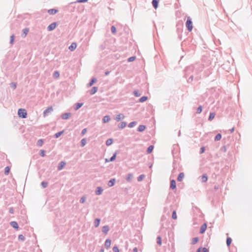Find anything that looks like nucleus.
Here are the masks:
<instances>
[{
    "label": "nucleus",
    "mask_w": 252,
    "mask_h": 252,
    "mask_svg": "<svg viewBox=\"0 0 252 252\" xmlns=\"http://www.w3.org/2000/svg\"><path fill=\"white\" fill-rule=\"evenodd\" d=\"M97 79L95 77H93L91 79L90 82L87 84L88 87H91L93 86L96 82Z\"/></svg>",
    "instance_id": "4468645a"
},
{
    "label": "nucleus",
    "mask_w": 252,
    "mask_h": 252,
    "mask_svg": "<svg viewBox=\"0 0 252 252\" xmlns=\"http://www.w3.org/2000/svg\"><path fill=\"white\" fill-rule=\"evenodd\" d=\"M119 150L116 151V152L113 154L112 156L109 159V161H110L111 162L114 161L116 158L117 155L119 154Z\"/></svg>",
    "instance_id": "1a4fd4ad"
},
{
    "label": "nucleus",
    "mask_w": 252,
    "mask_h": 252,
    "mask_svg": "<svg viewBox=\"0 0 252 252\" xmlns=\"http://www.w3.org/2000/svg\"><path fill=\"white\" fill-rule=\"evenodd\" d=\"M220 140V133H218L215 137V141H219Z\"/></svg>",
    "instance_id": "8fccbe9b"
},
{
    "label": "nucleus",
    "mask_w": 252,
    "mask_h": 252,
    "mask_svg": "<svg viewBox=\"0 0 252 252\" xmlns=\"http://www.w3.org/2000/svg\"><path fill=\"white\" fill-rule=\"evenodd\" d=\"M170 188L172 189H176V183L175 180H171L170 181Z\"/></svg>",
    "instance_id": "9b49d317"
},
{
    "label": "nucleus",
    "mask_w": 252,
    "mask_h": 252,
    "mask_svg": "<svg viewBox=\"0 0 252 252\" xmlns=\"http://www.w3.org/2000/svg\"><path fill=\"white\" fill-rule=\"evenodd\" d=\"M133 178V174L132 173H128L126 178V180L128 182H130Z\"/></svg>",
    "instance_id": "e433bc0d"
},
{
    "label": "nucleus",
    "mask_w": 252,
    "mask_h": 252,
    "mask_svg": "<svg viewBox=\"0 0 252 252\" xmlns=\"http://www.w3.org/2000/svg\"><path fill=\"white\" fill-rule=\"evenodd\" d=\"M127 125V123L126 122H122L119 123L118 125V127L119 129L124 128Z\"/></svg>",
    "instance_id": "a211bd4d"
},
{
    "label": "nucleus",
    "mask_w": 252,
    "mask_h": 252,
    "mask_svg": "<svg viewBox=\"0 0 252 252\" xmlns=\"http://www.w3.org/2000/svg\"><path fill=\"white\" fill-rule=\"evenodd\" d=\"M106 48V45L105 43H103L99 46V48L100 50H103Z\"/></svg>",
    "instance_id": "338daca9"
},
{
    "label": "nucleus",
    "mask_w": 252,
    "mask_h": 252,
    "mask_svg": "<svg viewBox=\"0 0 252 252\" xmlns=\"http://www.w3.org/2000/svg\"><path fill=\"white\" fill-rule=\"evenodd\" d=\"M29 32V28H25L22 30V37H25Z\"/></svg>",
    "instance_id": "6ab92c4d"
},
{
    "label": "nucleus",
    "mask_w": 252,
    "mask_h": 252,
    "mask_svg": "<svg viewBox=\"0 0 252 252\" xmlns=\"http://www.w3.org/2000/svg\"><path fill=\"white\" fill-rule=\"evenodd\" d=\"M193 69H194V66L193 65H191L189 66H187L185 69V76L187 77L188 75L190 74L191 73L193 72Z\"/></svg>",
    "instance_id": "20e7f679"
},
{
    "label": "nucleus",
    "mask_w": 252,
    "mask_h": 252,
    "mask_svg": "<svg viewBox=\"0 0 252 252\" xmlns=\"http://www.w3.org/2000/svg\"><path fill=\"white\" fill-rule=\"evenodd\" d=\"M100 219L99 218H96L94 220V225L95 227H97L99 226L100 222Z\"/></svg>",
    "instance_id": "c756f323"
},
{
    "label": "nucleus",
    "mask_w": 252,
    "mask_h": 252,
    "mask_svg": "<svg viewBox=\"0 0 252 252\" xmlns=\"http://www.w3.org/2000/svg\"><path fill=\"white\" fill-rule=\"evenodd\" d=\"M18 116L19 118L25 119L27 117V112L26 109L24 108H20L18 110Z\"/></svg>",
    "instance_id": "f03ea898"
},
{
    "label": "nucleus",
    "mask_w": 252,
    "mask_h": 252,
    "mask_svg": "<svg viewBox=\"0 0 252 252\" xmlns=\"http://www.w3.org/2000/svg\"><path fill=\"white\" fill-rule=\"evenodd\" d=\"M18 239L19 240H21L22 241H24L25 240V236L22 235V234H20L19 236H18Z\"/></svg>",
    "instance_id": "bf43d9fd"
},
{
    "label": "nucleus",
    "mask_w": 252,
    "mask_h": 252,
    "mask_svg": "<svg viewBox=\"0 0 252 252\" xmlns=\"http://www.w3.org/2000/svg\"><path fill=\"white\" fill-rule=\"evenodd\" d=\"M57 22H53L50 24L47 27V30L48 31H53L57 27Z\"/></svg>",
    "instance_id": "423d86ee"
},
{
    "label": "nucleus",
    "mask_w": 252,
    "mask_h": 252,
    "mask_svg": "<svg viewBox=\"0 0 252 252\" xmlns=\"http://www.w3.org/2000/svg\"><path fill=\"white\" fill-rule=\"evenodd\" d=\"M45 153H46V151L45 150H40V153H39V155L41 157H44L45 156Z\"/></svg>",
    "instance_id": "603ef678"
},
{
    "label": "nucleus",
    "mask_w": 252,
    "mask_h": 252,
    "mask_svg": "<svg viewBox=\"0 0 252 252\" xmlns=\"http://www.w3.org/2000/svg\"><path fill=\"white\" fill-rule=\"evenodd\" d=\"M154 148V146L153 145L149 146L147 149V153L148 154H151L153 152Z\"/></svg>",
    "instance_id": "2f4dec72"
},
{
    "label": "nucleus",
    "mask_w": 252,
    "mask_h": 252,
    "mask_svg": "<svg viewBox=\"0 0 252 252\" xmlns=\"http://www.w3.org/2000/svg\"><path fill=\"white\" fill-rule=\"evenodd\" d=\"M201 177L202 183H205L207 182L208 180V176L206 174H203Z\"/></svg>",
    "instance_id": "c85d7f7f"
},
{
    "label": "nucleus",
    "mask_w": 252,
    "mask_h": 252,
    "mask_svg": "<svg viewBox=\"0 0 252 252\" xmlns=\"http://www.w3.org/2000/svg\"><path fill=\"white\" fill-rule=\"evenodd\" d=\"M136 59L135 56H131L127 59L128 62H132L135 61Z\"/></svg>",
    "instance_id": "09e8293b"
},
{
    "label": "nucleus",
    "mask_w": 252,
    "mask_h": 252,
    "mask_svg": "<svg viewBox=\"0 0 252 252\" xmlns=\"http://www.w3.org/2000/svg\"><path fill=\"white\" fill-rule=\"evenodd\" d=\"M202 106H199L197 108V111H196V113L197 114H200L201 113V112L202 111Z\"/></svg>",
    "instance_id": "4d7b16f0"
},
{
    "label": "nucleus",
    "mask_w": 252,
    "mask_h": 252,
    "mask_svg": "<svg viewBox=\"0 0 252 252\" xmlns=\"http://www.w3.org/2000/svg\"><path fill=\"white\" fill-rule=\"evenodd\" d=\"M48 185V183L46 181H43L41 183V186L42 187V188L45 189L46 188Z\"/></svg>",
    "instance_id": "a19ab883"
},
{
    "label": "nucleus",
    "mask_w": 252,
    "mask_h": 252,
    "mask_svg": "<svg viewBox=\"0 0 252 252\" xmlns=\"http://www.w3.org/2000/svg\"><path fill=\"white\" fill-rule=\"evenodd\" d=\"M103 190V189L102 187H98L95 190V193L96 195H100L102 193Z\"/></svg>",
    "instance_id": "f8f14e48"
},
{
    "label": "nucleus",
    "mask_w": 252,
    "mask_h": 252,
    "mask_svg": "<svg viewBox=\"0 0 252 252\" xmlns=\"http://www.w3.org/2000/svg\"><path fill=\"white\" fill-rule=\"evenodd\" d=\"M234 131V127H233L232 128H231V129H229L228 130H223V132L225 133V134H226L227 133H232L233 131Z\"/></svg>",
    "instance_id": "de8ad7c7"
},
{
    "label": "nucleus",
    "mask_w": 252,
    "mask_h": 252,
    "mask_svg": "<svg viewBox=\"0 0 252 252\" xmlns=\"http://www.w3.org/2000/svg\"><path fill=\"white\" fill-rule=\"evenodd\" d=\"M184 176L185 175L183 172L180 173L177 178V181L179 182H181L183 180Z\"/></svg>",
    "instance_id": "cd10ccee"
},
{
    "label": "nucleus",
    "mask_w": 252,
    "mask_h": 252,
    "mask_svg": "<svg viewBox=\"0 0 252 252\" xmlns=\"http://www.w3.org/2000/svg\"><path fill=\"white\" fill-rule=\"evenodd\" d=\"M63 132H64L63 130V131H60L59 132H57L54 135V138H58L60 137L63 134Z\"/></svg>",
    "instance_id": "473e14b6"
},
{
    "label": "nucleus",
    "mask_w": 252,
    "mask_h": 252,
    "mask_svg": "<svg viewBox=\"0 0 252 252\" xmlns=\"http://www.w3.org/2000/svg\"><path fill=\"white\" fill-rule=\"evenodd\" d=\"M116 183V179L115 178H112L110 179L108 183V186L109 187H112L114 186Z\"/></svg>",
    "instance_id": "dca6fc26"
},
{
    "label": "nucleus",
    "mask_w": 252,
    "mask_h": 252,
    "mask_svg": "<svg viewBox=\"0 0 252 252\" xmlns=\"http://www.w3.org/2000/svg\"><path fill=\"white\" fill-rule=\"evenodd\" d=\"M80 143H81V147H84L86 145V143H87V140H86V138H83L81 140V142H80Z\"/></svg>",
    "instance_id": "58836bf2"
},
{
    "label": "nucleus",
    "mask_w": 252,
    "mask_h": 252,
    "mask_svg": "<svg viewBox=\"0 0 252 252\" xmlns=\"http://www.w3.org/2000/svg\"><path fill=\"white\" fill-rule=\"evenodd\" d=\"M215 113H213V112H211L209 114V118H208V120L209 121H212L214 118H215Z\"/></svg>",
    "instance_id": "72a5a7b5"
},
{
    "label": "nucleus",
    "mask_w": 252,
    "mask_h": 252,
    "mask_svg": "<svg viewBox=\"0 0 252 252\" xmlns=\"http://www.w3.org/2000/svg\"><path fill=\"white\" fill-rule=\"evenodd\" d=\"M125 118V116L123 114L121 113L119 115H117L115 118V120H116L117 122H119L122 120H123Z\"/></svg>",
    "instance_id": "ddd939ff"
},
{
    "label": "nucleus",
    "mask_w": 252,
    "mask_h": 252,
    "mask_svg": "<svg viewBox=\"0 0 252 252\" xmlns=\"http://www.w3.org/2000/svg\"><path fill=\"white\" fill-rule=\"evenodd\" d=\"M53 110V109L52 106L48 107L47 109H46L43 111V116L44 117L46 116L49 113H50Z\"/></svg>",
    "instance_id": "6e6552de"
},
{
    "label": "nucleus",
    "mask_w": 252,
    "mask_h": 252,
    "mask_svg": "<svg viewBox=\"0 0 252 252\" xmlns=\"http://www.w3.org/2000/svg\"><path fill=\"white\" fill-rule=\"evenodd\" d=\"M10 86L11 88H12L14 90H15L16 88L17 87V84L15 82H12L10 83Z\"/></svg>",
    "instance_id": "e2e57ef3"
},
{
    "label": "nucleus",
    "mask_w": 252,
    "mask_h": 252,
    "mask_svg": "<svg viewBox=\"0 0 252 252\" xmlns=\"http://www.w3.org/2000/svg\"><path fill=\"white\" fill-rule=\"evenodd\" d=\"M186 26L189 32H190L193 29L192 22L191 18L190 17H187V20L186 22Z\"/></svg>",
    "instance_id": "7ed1b4c3"
},
{
    "label": "nucleus",
    "mask_w": 252,
    "mask_h": 252,
    "mask_svg": "<svg viewBox=\"0 0 252 252\" xmlns=\"http://www.w3.org/2000/svg\"><path fill=\"white\" fill-rule=\"evenodd\" d=\"M14 38H15V35L14 34H12V35H11L10 39V44H13L14 41Z\"/></svg>",
    "instance_id": "052dcab7"
},
{
    "label": "nucleus",
    "mask_w": 252,
    "mask_h": 252,
    "mask_svg": "<svg viewBox=\"0 0 252 252\" xmlns=\"http://www.w3.org/2000/svg\"><path fill=\"white\" fill-rule=\"evenodd\" d=\"M83 105V103H79V102L76 103L75 104L74 109L75 110L77 111L78 109H79Z\"/></svg>",
    "instance_id": "393cba45"
},
{
    "label": "nucleus",
    "mask_w": 252,
    "mask_h": 252,
    "mask_svg": "<svg viewBox=\"0 0 252 252\" xmlns=\"http://www.w3.org/2000/svg\"><path fill=\"white\" fill-rule=\"evenodd\" d=\"M172 218L174 220H176L177 218V214H176V212L175 210H174L173 211V212H172Z\"/></svg>",
    "instance_id": "5fc2aeb1"
},
{
    "label": "nucleus",
    "mask_w": 252,
    "mask_h": 252,
    "mask_svg": "<svg viewBox=\"0 0 252 252\" xmlns=\"http://www.w3.org/2000/svg\"><path fill=\"white\" fill-rule=\"evenodd\" d=\"M194 69H193V72L192 74L193 75H197L200 73L202 70H203V67L202 65L200 64L197 63L194 65Z\"/></svg>",
    "instance_id": "f257e3e1"
},
{
    "label": "nucleus",
    "mask_w": 252,
    "mask_h": 252,
    "mask_svg": "<svg viewBox=\"0 0 252 252\" xmlns=\"http://www.w3.org/2000/svg\"><path fill=\"white\" fill-rule=\"evenodd\" d=\"M221 69L224 70L226 73L229 72V70L230 69V62L227 61L225 63L221 64Z\"/></svg>",
    "instance_id": "39448f33"
},
{
    "label": "nucleus",
    "mask_w": 252,
    "mask_h": 252,
    "mask_svg": "<svg viewBox=\"0 0 252 252\" xmlns=\"http://www.w3.org/2000/svg\"><path fill=\"white\" fill-rule=\"evenodd\" d=\"M77 47V44L75 42H73L69 46V49L71 51H74Z\"/></svg>",
    "instance_id": "b1692460"
},
{
    "label": "nucleus",
    "mask_w": 252,
    "mask_h": 252,
    "mask_svg": "<svg viewBox=\"0 0 252 252\" xmlns=\"http://www.w3.org/2000/svg\"><path fill=\"white\" fill-rule=\"evenodd\" d=\"M71 116V113L70 112L63 113L61 115V117L63 120H67Z\"/></svg>",
    "instance_id": "0eeeda50"
},
{
    "label": "nucleus",
    "mask_w": 252,
    "mask_h": 252,
    "mask_svg": "<svg viewBox=\"0 0 252 252\" xmlns=\"http://www.w3.org/2000/svg\"><path fill=\"white\" fill-rule=\"evenodd\" d=\"M110 120V117L108 115L105 116L102 119V122L103 123L108 122Z\"/></svg>",
    "instance_id": "7c9ffc66"
},
{
    "label": "nucleus",
    "mask_w": 252,
    "mask_h": 252,
    "mask_svg": "<svg viewBox=\"0 0 252 252\" xmlns=\"http://www.w3.org/2000/svg\"><path fill=\"white\" fill-rule=\"evenodd\" d=\"M60 76V73L58 71H55L54 72V74H53V77L55 78H57L59 77Z\"/></svg>",
    "instance_id": "6e6d98bb"
},
{
    "label": "nucleus",
    "mask_w": 252,
    "mask_h": 252,
    "mask_svg": "<svg viewBox=\"0 0 252 252\" xmlns=\"http://www.w3.org/2000/svg\"><path fill=\"white\" fill-rule=\"evenodd\" d=\"M232 242V239L229 237H227L226 239V245L228 247H229L231 244Z\"/></svg>",
    "instance_id": "4c0bfd02"
},
{
    "label": "nucleus",
    "mask_w": 252,
    "mask_h": 252,
    "mask_svg": "<svg viewBox=\"0 0 252 252\" xmlns=\"http://www.w3.org/2000/svg\"><path fill=\"white\" fill-rule=\"evenodd\" d=\"M98 90V88L97 87H93L89 91V93L90 94L93 95L95 94Z\"/></svg>",
    "instance_id": "f3484780"
},
{
    "label": "nucleus",
    "mask_w": 252,
    "mask_h": 252,
    "mask_svg": "<svg viewBox=\"0 0 252 252\" xmlns=\"http://www.w3.org/2000/svg\"><path fill=\"white\" fill-rule=\"evenodd\" d=\"M111 243V240L110 239H107L105 242V247L106 249H108L110 247Z\"/></svg>",
    "instance_id": "412c9836"
},
{
    "label": "nucleus",
    "mask_w": 252,
    "mask_h": 252,
    "mask_svg": "<svg viewBox=\"0 0 252 252\" xmlns=\"http://www.w3.org/2000/svg\"><path fill=\"white\" fill-rule=\"evenodd\" d=\"M10 225L16 229H18L19 225L18 223L15 221H12L10 222Z\"/></svg>",
    "instance_id": "2eb2a0df"
},
{
    "label": "nucleus",
    "mask_w": 252,
    "mask_h": 252,
    "mask_svg": "<svg viewBox=\"0 0 252 252\" xmlns=\"http://www.w3.org/2000/svg\"><path fill=\"white\" fill-rule=\"evenodd\" d=\"M229 148V143H227V145H223L221 147V151H223L224 152H225L226 151L227 148Z\"/></svg>",
    "instance_id": "49530a36"
},
{
    "label": "nucleus",
    "mask_w": 252,
    "mask_h": 252,
    "mask_svg": "<svg viewBox=\"0 0 252 252\" xmlns=\"http://www.w3.org/2000/svg\"><path fill=\"white\" fill-rule=\"evenodd\" d=\"M58 12V10L55 8L50 9L48 10V13L50 15H55Z\"/></svg>",
    "instance_id": "aec40b11"
},
{
    "label": "nucleus",
    "mask_w": 252,
    "mask_h": 252,
    "mask_svg": "<svg viewBox=\"0 0 252 252\" xmlns=\"http://www.w3.org/2000/svg\"><path fill=\"white\" fill-rule=\"evenodd\" d=\"M146 128V127L145 125H141L138 127L137 130L138 132H143V131L145 130Z\"/></svg>",
    "instance_id": "a878e982"
},
{
    "label": "nucleus",
    "mask_w": 252,
    "mask_h": 252,
    "mask_svg": "<svg viewBox=\"0 0 252 252\" xmlns=\"http://www.w3.org/2000/svg\"><path fill=\"white\" fill-rule=\"evenodd\" d=\"M111 32L112 33L114 34L116 32L117 30L116 27L114 26H112L111 28Z\"/></svg>",
    "instance_id": "680f3d73"
},
{
    "label": "nucleus",
    "mask_w": 252,
    "mask_h": 252,
    "mask_svg": "<svg viewBox=\"0 0 252 252\" xmlns=\"http://www.w3.org/2000/svg\"><path fill=\"white\" fill-rule=\"evenodd\" d=\"M157 243L158 245H161L162 243L161 237L160 236H158L157 238Z\"/></svg>",
    "instance_id": "c03bdc74"
},
{
    "label": "nucleus",
    "mask_w": 252,
    "mask_h": 252,
    "mask_svg": "<svg viewBox=\"0 0 252 252\" xmlns=\"http://www.w3.org/2000/svg\"><path fill=\"white\" fill-rule=\"evenodd\" d=\"M198 241H199L198 237H194L192 240L191 244L195 245L198 242Z\"/></svg>",
    "instance_id": "ea45409f"
},
{
    "label": "nucleus",
    "mask_w": 252,
    "mask_h": 252,
    "mask_svg": "<svg viewBox=\"0 0 252 252\" xmlns=\"http://www.w3.org/2000/svg\"><path fill=\"white\" fill-rule=\"evenodd\" d=\"M148 96H143L141 97H140L139 99V102H144L146 101L148 99Z\"/></svg>",
    "instance_id": "c9c22d12"
},
{
    "label": "nucleus",
    "mask_w": 252,
    "mask_h": 252,
    "mask_svg": "<svg viewBox=\"0 0 252 252\" xmlns=\"http://www.w3.org/2000/svg\"><path fill=\"white\" fill-rule=\"evenodd\" d=\"M109 230V227L108 225H105L102 227V231L104 234H107Z\"/></svg>",
    "instance_id": "bb28decb"
},
{
    "label": "nucleus",
    "mask_w": 252,
    "mask_h": 252,
    "mask_svg": "<svg viewBox=\"0 0 252 252\" xmlns=\"http://www.w3.org/2000/svg\"><path fill=\"white\" fill-rule=\"evenodd\" d=\"M86 200V197L85 196H83L80 199V203H84Z\"/></svg>",
    "instance_id": "13d9d810"
},
{
    "label": "nucleus",
    "mask_w": 252,
    "mask_h": 252,
    "mask_svg": "<svg viewBox=\"0 0 252 252\" xmlns=\"http://www.w3.org/2000/svg\"><path fill=\"white\" fill-rule=\"evenodd\" d=\"M65 164H66L65 162H64L63 161H61L58 166V169L59 170H62L63 168V167L65 166Z\"/></svg>",
    "instance_id": "5701e85b"
},
{
    "label": "nucleus",
    "mask_w": 252,
    "mask_h": 252,
    "mask_svg": "<svg viewBox=\"0 0 252 252\" xmlns=\"http://www.w3.org/2000/svg\"><path fill=\"white\" fill-rule=\"evenodd\" d=\"M193 77H194L193 74L191 75L190 76L189 78V79L188 80V82L191 83L193 80Z\"/></svg>",
    "instance_id": "0e129e2a"
},
{
    "label": "nucleus",
    "mask_w": 252,
    "mask_h": 252,
    "mask_svg": "<svg viewBox=\"0 0 252 252\" xmlns=\"http://www.w3.org/2000/svg\"><path fill=\"white\" fill-rule=\"evenodd\" d=\"M152 5L155 9H157L158 6L159 0H152Z\"/></svg>",
    "instance_id": "4be33fe9"
},
{
    "label": "nucleus",
    "mask_w": 252,
    "mask_h": 252,
    "mask_svg": "<svg viewBox=\"0 0 252 252\" xmlns=\"http://www.w3.org/2000/svg\"><path fill=\"white\" fill-rule=\"evenodd\" d=\"M136 124L137 122L135 121L131 122L128 124V126L130 128L133 127L136 125Z\"/></svg>",
    "instance_id": "a18cd8bd"
},
{
    "label": "nucleus",
    "mask_w": 252,
    "mask_h": 252,
    "mask_svg": "<svg viewBox=\"0 0 252 252\" xmlns=\"http://www.w3.org/2000/svg\"><path fill=\"white\" fill-rule=\"evenodd\" d=\"M10 168L9 166H6L4 169V173L5 175H8L10 172Z\"/></svg>",
    "instance_id": "37998d69"
},
{
    "label": "nucleus",
    "mask_w": 252,
    "mask_h": 252,
    "mask_svg": "<svg viewBox=\"0 0 252 252\" xmlns=\"http://www.w3.org/2000/svg\"><path fill=\"white\" fill-rule=\"evenodd\" d=\"M145 177V175L144 174H141L140 176H139L137 178V181L138 182H141L143 180L144 178Z\"/></svg>",
    "instance_id": "864d4df0"
},
{
    "label": "nucleus",
    "mask_w": 252,
    "mask_h": 252,
    "mask_svg": "<svg viewBox=\"0 0 252 252\" xmlns=\"http://www.w3.org/2000/svg\"><path fill=\"white\" fill-rule=\"evenodd\" d=\"M113 139L112 138H109L106 140V141L105 142V144L107 146H110L113 143Z\"/></svg>",
    "instance_id": "f704fd0d"
},
{
    "label": "nucleus",
    "mask_w": 252,
    "mask_h": 252,
    "mask_svg": "<svg viewBox=\"0 0 252 252\" xmlns=\"http://www.w3.org/2000/svg\"><path fill=\"white\" fill-rule=\"evenodd\" d=\"M113 252H119V250L118 247L117 246H114L113 248Z\"/></svg>",
    "instance_id": "69168bd1"
},
{
    "label": "nucleus",
    "mask_w": 252,
    "mask_h": 252,
    "mask_svg": "<svg viewBox=\"0 0 252 252\" xmlns=\"http://www.w3.org/2000/svg\"><path fill=\"white\" fill-rule=\"evenodd\" d=\"M87 131V129L86 128L83 129L81 131V135H84L86 133Z\"/></svg>",
    "instance_id": "774afa93"
},
{
    "label": "nucleus",
    "mask_w": 252,
    "mask_h": 252,
    "mask_svg": "<svg viewBox=\"0 0 252 252\" xmlns=\"http://www.w3.org/2000/svg\"><path fill=\"white\" fill-rule=\"evenodd\" d=\"M44 142V140L42 139H39L37 142V145L38 146L41 147Z\"/></svg>",
    "instance_id": "79ce46f5"
},
{
    "label": "nucleus",
    "mask_w": 252,
    "mask_h": 252,
    "mask_svg": "<svg viewBox=\"0 0 252 252\" xmlns=\"http://www.w3.org/2000/svg\"><path fill=\"white\" fill-rule=\"evenodd\" d=\"M207 225L206 223H205L203 224L200 227L199 233L200 234H203L205 232V231H206V230L207 229Z\"/></svg>",
    "instance_id": "9d476101"
},
{
    "label": "nucleus",
    "mask_w": 252,
    "mask_h": 252,
    "mask_svg": "<svg viewBox=\"0 0 252 252\" xmlns=\"http://www.w3.org/2000/svg\"><path fill=\"white\" fill-rule=\"evenodd\" d=\"M133 94L136 97H138L141 94L138 90H134L133 91Z\"/></svg>",
    "instance_id": "3c124183"
}]
</instances>
